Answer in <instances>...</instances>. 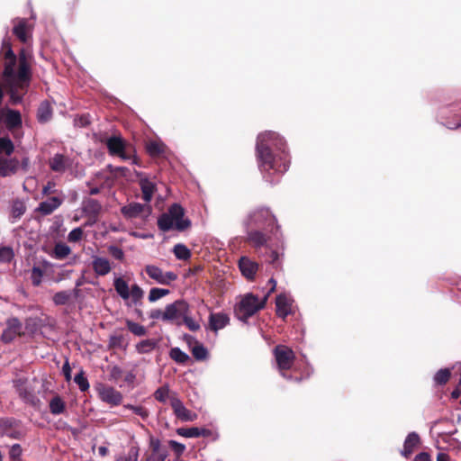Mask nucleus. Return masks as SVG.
<instances>
[{
    "label": "nucleus",
    "instance_id": "nucleus-6",
    "mask_svg": "<svg viewBox=\"0 0 461 461\" xmlns=\"http://www.w3.org/2000/svg\"><path fill=\"white\" fill-rule=\"evenodd\" d=\"M109 155L118 157L122 160H131V164L140 166L134 147L121 136H111L105 141Z\"/></svg>",
    "mask_w": 461,
    "mask_h": 461
},
{
    "label": "nucleus",
    "instance_id": "nucleus-10",
    "mask_svg": "<svg viewBox=\"0 0 461 461\" xmlns=\"http://www.w3.org/2000/svg\"><path fill=\"white\" fill-rule=\"evenodd\" d=\"M273 352L277 367L285 376L284 372L289 370L294 365L295 358L294 352L285 345H277Z\"/></svg>",
    "mask_w": 461,
    "mask_h": 461
},
{
    "label": "nucleus",
    "instance_id": "nucleus-53",
    "mask_svg": "<svg viewBox=\"0 0 461 461\" xmlns=\"http://www.w3.org/2000/svg\"><path fill=\"white\" fill-rule=\"evenodd\" d=\"M84 230L81 227L73 229L68 235V240L69 242H77L82 240Z\"/></svg>",
    "mask_w": 461,
    "mask_h": 461
},
{
    "label": "nucleus",
    "instance_id": "nucleus-47",
    "mask_svg": "<svg viewBox=\"0 0 461 461\" xmlns=\"http://www.w3.org/2000/svg\"><path fill=\"white\" fill-rule=\"evenodd\" d=\"M169 394V387L168 385H164L158 387L154 393V398L159 402L165 403L168 398Z\"/></svg>",
    "mask_w": 461,
    "mask_h": 461
},
{
    "label": "nucleus",
    "instance_id": "nucleus-27",
    "mask_svg": "<svg viewBox=\"0 0 461 461\" xmlns=\"http://www.w3.org/2000/svg\"><path fill=\"white\" fill-rule=\"evenodd\" d=\"M420 438L416 432H411L405 438L402 456L409 458L413 453L414 449L420 445Z\"/></svg>",
    "mask_w": 461,
    "mask_h": 461
},
{
    "label": "nucleus",
    "instance_id": "nucleus-56",
    "mask_svg": "<svg viewBox=\"0 0 461 461\" xmlns=\"http://www.w3.org/2000/svg\"><path fill=\"white\" fill-rule=\"evenodd\" d=\"M183 321L192 331H196L200 329V325L189 316V313L185 315Z\"/></svg>",
    "mask_w": 461,
    "mask_h": 461
},
{
    "label": "nucleus",
    "instance_id": "nucleus-8",
    "mask_svg": "<svg viewBox=\"0 0 461 461\" xmlns=\"http://www.w3.org/2000/svg\"><path fill=\"white\" fill-rule=\"evenodd\" d=\"M0 122L10 131L15 140L23 137L22 114L18 110L4 107L0 110Z\"/></svg>",
    "mask_w": 461,
    "mask_h": 461
},
{
    "label": "nucleus",
    "instance_id": "nucleus-21",
    "mask_svg": "<svg viewBox=\"0 0 461 461\" xmlns=\"http://www.w3.org/2000/svg\"><path fill=\"white\" fill-rule=\"evenodd\" d=\"M13 23L14 24L13 33L20 41L26 43L31 38V32L27 20L24 18H16L13 21Z\"/></svg>",
    "mask_w": 461,
    "mask_h": 461
},
{
    "label": "nucleus",
    "instance_id": "nucleus-4",
    "mask_svg": "<svg viewBox=\"0 0 461 461\" xmlns=\"http://www.w3.org/2000/svg\"><path fill=\"white\" fill-rule=\"evenodd\" d=\"M244 225L246 229L263 230L270 232H274L275 228V235H276L280 228L276 218L267 207H259L249 212L244 220Z\"/></svg>",
    "mask_w": 461,
    "mask_h": 461
},
{
    "label": "nucleus",
    "instance_id": "nucleus-17",
    "mask_svg": "<svg viewBox=\"0 0 461 461\" xmlns=\"http://www.w3.org/2000/svg\"><path fill=\"white\" fill-rule=\"evenodd\" d=\"M14 387L18 393L20 398L27 403L34 404L36 397L32 389L28 385L27 377H18L14 381Z\"/></svg>",
    "mask_w": 461,
    "mask_h": 461
},
{
    "label": "nucleus",
    "instance_id": "nucleus-14",
    "mask_svg": "<svg viewBox=\"0 0 461 461\" xmlns=\"http://www.w3.org/2000/svg\"><path fill=\"white\" fill-rule=\"evenodd\" d=\"M97 393L102 402L112 406L120 405L123 399L121 392L109 385L100 384L97 388Z\"/></svg>",
    "mask_w": 461,
    "mask_h": 461
},
{
    "label": "nucleus",
    "instance_id": "nucleus-1",
    "mask_svg": "<svg viewBox=\"0 0 461 461\" xmlns=\"http://www.w3.org/2000/svg\"><path fill=\"white\" fill-rule=\"evenodd\" d=\"M5 60L3 71L4 85L10 95L12 104H16L22 102L27 93L32 71L24 50L19 53L18 66L17 58L12 50L10 41L5 38L2 41V50Z\"/></svg>",
    "mask_w": 461,
    "mask_h": 461
},
{
    "label": "nucleus",
    "instance_id": "nucleus-48",
    "mask_svg": "<svg viewBox=\"0 0 461 461\" xmlns=\"http://www.w3.org/2000/svg\"><path fill=\"white\" fill-rule=\"evenodd\" d=\"M283 252H279L278 249H271V253L267 262L273 265L276 268L279 267L282 264Z\"/></svg>",
    "mask_w": 461,
    "mask_h": 461
},
{
    "label": "nucleus",
    "instance_id": "nucleus-15",
    "mask_svg": "<svg viewBox=\"0 0 461 461\" xmlns=\"http://www.w3.org/2000/svg\"><path fill=\"white\" fill-rule=\"evenodd\" d=\"M170 405L175 416L178 420L182 421H194L197 419V414L188 410L177 396L170 397Z\"/></svg>",
    "mask_w": 461,
    "mask_h": 461
},
{
    "label": "nucleus",
    "instance_id": "nucleus-42",
    "mask_svg": "<svg viewBox=\"0 0 461 461\" xmlns=\"http://www.w3.org/2000/svg\"><path fill=\"white\" fill-rule=\"evenodd\" d=\"M14 258V252L10 246L0 247V262L1 263H11Z\"/></svg>",
    "mask_w": 461,
    "mask_h": 461
},
{
    "label": "nucleus",
    "instance_id": "nucleus-39",
    "mask_svg": "<svg viewBox=\"0 0 461 461\" xmlns=\"http://www.w3.org/2000/svg\"><path fill=\"white\" fill-rule=\"evenodd\" d=\"M451 372L448 368H442L439 369L434 375V382L438 385H444L446 384L448 380L450 379Z\"/></svg>",
    "mask_w": 461,
    "mask_h": 461
},
{
    "label": "nucleus",
    "instance_id": "nucleus-28",
    "mask_svg": "<svg viewBox=\"0 0 461 461\" xmlns=\"http://www.w3.org/2000/svg\"><path fill=\"white\" fill-rule=\"evenodd\" d=\"M53 109L47 100L41 102L37 110V120L40 123H46L52 118Z\"/></svg>",
    "mask_w": 461,
    "mask_h": 461
},
{
    "label": "nucleus",
    "instance_id": "nucleus-31",
    "mask_svg": "<svg viewBox=\"0 0 461 461\" xmlns=\"http://www.w3.org/2000/svg\"><path fill=\"white\" fill-rule=\"evenodd\" d=\"M71 253L69 246L63 242H58L55 244L50 256L58 260L65 259Z\"/></svg>",
    "mask_w": 461,
    "mask_h": 461
},
{
    "label": "nucleus",
    "instance_id": "nucleus-52",
    "mask_svg": "<svg viewBox=\"0 0 461 461\" xmlns=\"http://www.w3.org/2000/svg\"><path fill=\"white\" fill-rule=\"evenodd\" d=\"M23 454V448L20 444H14L9 450V457L12 461H19Z\"/></svg>",
    "mask_w": 461,
    "mask_h": 461
},
{
    "label": "nucleus",
    "instance_id": "nucleus-49",
    "mask_svg": "<svg viewBox=\"0 0 461 461\" xmlns=\"http://www.w3.org/2000/svg\"><path fill=\"white\" fill-rule=\"evenodd\" d=\"M125 409L131 410L136 415L141 417L142 420H146L149 417V411L141 405H124Z\"/></svg>",
    "mask_w": 461,
    "mask_h": 461
},
{
    "label": "nucleus",
    "instance_id": "nucleus-59",
    "mask_svg": "<svg viewBox=\"0 0 461 461\" xmlns=\"http://www.w3.org/2000/svg\"><path fill=\"white\" fill-rule=\"evenodd\" d=\"M55 185H55V183H54V182H52V181H49V182H48V183L43 186V188H42V194H43L44 195H48V194H50L54 193V192H55V189H54Z\"/></svg>",
    "mask_w": 461,
    "mask_h": 461
},
{
    "label": "nucleus",
    "instance_id": "nucleus-34",
    "mask_svg": "<svg viewBox=\"0 0 461 461\" xmlns=\"http://www.w3.org/2000/svg\"><path fill=\"white\" fill-rule=\"evenodd\" d=\"M169 357L176 363L185 365L190 359V357L179 348H172L169 351Z\"/></svg>",
    "mask_w": 461,
    "mask_h": 461
},
{
    "label": "nucleus",
    "instance_id": "nucleus-35",
    "mask_svg": "<svg viewBox=\"0 0 461 461\" xmlns=\"http://www.w3.org/2000/svg\"><path fill=\"white\" fill-rule=\"evenodd\" d=\"M147 152L151 157H158L165 151V145L162 142L152 140L146 146Z\"/></svg>",
    "mask_w": 461,
    "mask_h": 461
},
{
    "label": "nucleus",
    "instance_id": "nucleus-22",
    "mask_svg": "<svg viewBox=\"0 0 461 461\" xmlns=\"http://www.w3.org/2000/svg\"><path fill=\"white\" fill-rule=\"evenodd\" d=\"M70 166L71 159L63 154L57 153L49 160L50 168L56 173H64Z\"/></svg>",
    "mask_w": 461,
    "mask_h": 461
},
{
    "label": "nucleus",
    "instance_id": "nucleus-41",
    "mask_svg": "<svg viewBox=\"0 0 461 461\" xmlns=\"http://www.w3.org/2000/svg\"><path fill=\"white\" fill-rule=\"evenodd\" d=\"M126 326L128 330L135 336L141 337L147 333V329L143 325H140L131 320H126Z\"/></svg>",
    "mask_w": 461,
    "mask_h": 461
},
{
    "label": "nucleus",
    "instance_id": "nucleus-64",
    "mask_svg": "<svg viewBox=\"0 0 461 461\" xmlns=\"http://www.w3.org/2000/svg\"><path fill=\"white\" fill-rule=\"evenodd\" d=\"M62 372L65 375V378L67 381H69L71 379V368L68 362H66L62 367Z\"/></svg>",
    "mask_w": 461,
    "mask_h": 461
},
{
    "label": "nucleus",
    "instance_id": "nucleus-5",
    "mask_svg": "<svg viewBox=\"0 0 461 461\" xmlns=\"http://www.w3.org/2000/svg\"><path fill=\"white\" fill-rule=\"evenodd\" d=\"M267 298L268 294H266L263 298H259L252 293L244 294L235 307L237 318L242 321H247L258 311L265 308Z\"/></svg>",
    "mask_w": 461,
    "mask_h": 461
},
{
    "label": "nucleus",
    "instance_id": "nucleus-23",
    "mask_svg": "<svg viewBox=\"0 0 461 461\" xmlns=\"http://www.w3.org/2000/svg\"><path fill=\"white\" fill-rule=\"evenodd\" d=\"M276 315L285 320L292 312V300L285 294H279L276 298Z\"/></svg>",
    "mask_w": 461,
    "mask_h": 461
},
{
    "label": "nucleus",
    "instance_id": "nucleus-58",
    "mask_svg": "<svg viewBox=\"0 0 461 461\" xmlns=\"http://www.w3.org/2000/svg\"><path fill=\"white\" fill-rule=\"evenodd\" d=\"M123 341L122 335H113L109 338V346L112 348H121Z\"/></svg>",
    "mask_w": 461,
    "mask_h": 461
},
{
    "label": "nucleus",
    "instance_id": "nucleus-46",
    "mask_svg": "<svg viewBox=\"0 0 461 461\" xmlns=\"http://www.w3.org/2000/svg\"><path fill=\"white\" fill-rule=\"evenodd\" d=\"M74 382L78 385L81 392H86L89 388V383L87 378L85 376L83 371H80L74 377Z\"/></svg>",
    "mask_w": 461,
    "mask_h": 461
},
{
    "label": "nucleus",
    "instance_id": "nucleus-63",
    "mask_svg": "<svg viewBox=\"0 0 461 461\" xmlns=\"http://www.w3.org/2000/svg\"><path fill=\"white\" fill-rule=\"evenodd\" d=\"M160 447H161V444H160L159 439L151 438V440H150V447L152 449V453L162 451L160 449Z\"/></svg>",
    "mask_w": 461,
    "mask_h": 461
},
{
    "label": "nucleus",
    "instance_id": "nucleus-24",
    "mask_svg": "<svg viewBox=\"0 0 461 461\" xmlns=\"http://www.w3.org/2000/svg\"><path fill=\"white\" fill-rule=\"evenodd\" d=\"M62 202L63 200L57 196L50 197L46 201L40 203L37 211L43 215H50L62 204Z\"/></svg>",
    "mask_w": 461,
    "mask_h": 461
},
{
    "label": "nucleus",
    "instance_id": "nucleus-13",
    "mask_svg": "<svg viewBox=\"0 0 461 461\" xmlns=\"http://www.w3.org/2000/svg\"><path fill=\"white\" fill-rule=\"evenodd\" d=\"M246 241L251 247L255 249L257 252L260 251L263 248H268V240L269 237L267 233L269 231H265L263 230H256V229H246Z\"/></svg>",
    "mask_w": 461,
    "mask_h": 461
},
{
    "label": "nucleus",
    "instance_id": "nucleus-18",
    "mask_svg": "<svg viewBox=\"0 0 461 461\" xmlns=\"http://www.w3.org/2000/svg\"><path fill=\"white\" fill-rule=\"evenodd\" d=\"M91 266L95 274L98 276H104L108 275L113 268L112 263L107 258L96 255L92 256Z\"/></svg>",
    "mask_w": 461,
    "mask_h": 461
},
{
    "label": "nucleus",
    "instance_id": "nucleus-12",
    "mask_svg": "<svg viewBox=\"0 0 461 461\" xmlns=\"http://www.w3.org/2000/svg\"><path fill=\"white\" fill-rule=\"evenodd\" d=\"M144 271L149 278L158 285H169L178 278V276L175 272H164L160 267L155 265H146Z\"/></svg>",
    "mask_w": 461,
    "mask_h": 461
},
{
    "label": "nucleus",
    "instance_id": "nucleus-30",
    "mask_svg": "<svg viewBox=\"0 0 461 461\" xmlns=\"http://www.w3.org/2000/svg\"><path fill=\"white\" fill-rule=\"evenodd\" d=\"M42 265H43L44 268H41V267H38V266H33V267L31 270L30 279H31L33 286L37 287L41 284L42 277L44 276V270L47 267H50V263L47 260H44L42 262Z\"/></svg>",
    "mask_w": 461,
    "mask_h": 461
},
{
    "label": "nucleus",
    "instance_id": "nucleus-16",
    "mask_svg": "<svg viewBox=\"0 0 461 461\" xmlns=\"http://www.w3.org/2000/svg\"><path fill=\"white\" fill-rule=\"evenodd\" d=\"M23 324L16 317L6 320V328L1 334V340L5 343L12 342L17 336L21 335Z\"/></svg>",
    "mask_w": 461,
    "mask_h": 461
},
{
    "label": "nucleus",
    "instance_id": "nucleus-43",
    "mask_svg": "<svg viewBox=\"0 0 461 461\" xmlns=\"http://www.w3.org/2000/svg\"><path fill=\"white\" fill-rule=\"evenodd\" d=\"M192 354L194 357L198 360H204L208 357V351L203 344H196L192 348Z\"/></svg>",
    "mask_w": 461,
    "mask_h": 461
},
{
    "label": "nucleus",
    "instance_id": "nucleus-26",
    "mask_svg": "<svg viewBox=\"0 0 461 461\" xmlns=\"http://www.w3.org/2000/svg\"><path fill=\"white\" fill-rule=\"evenodd\" d=\"M83 211L86 215H89L94 218L92 222L86 224L92 225L93 223L95 222L97 216L101 212L102 205L97 200L89 198L84 202Z\"/></svg>",
    "mask_w": 461,
    "mask_h": 461
},
{
    "label": "nucleus",
    "instance_id": "nucleus-36",
    "mask_svg": "<svg viewBox=\"0 0 461 461\" xmlns=\"http://www.w3.org/2000/svg\"><path fill=\"white\" fill-rule=\"evenodd\" d=\"M158 345L155 339H143L136 345V350L140 354H147L151 352Z\"/></svg>",
    "mask_w": 461,
    "mask_h": 461
},
{
    "label": "nucleus",
    "instance_id": "nucleus-9",
    "mask_svg": "<svg viewBox=\"0 0 461 461\" xmlns=\"http://www.w3.org/2000/svg\"><path fill=\"white\" fill-rule=\"evenodd\" d=\"M113 286L116 293L122 299L128 300L129 298H131L134 304L139 303L144 295V291L139 285L134 284L130 289L127 282L122 277L114 278Z\"/></svg>",
    "mask_w": 461,
    "mask_h": 461
},
{
    "label": "nucleus",
    "instance_id": "nucleus-50",
    "mask_svg": "<svg viewBox=\"0 0 461 461\" xmlns=\"http://www.w3.org/2000/svg\"><path fill=\"white\" fill-rule=\"evenodd\" d=\"M176 433L179 436H182L185 438H198V434H199L197 427L179 428L176 429Z\"/></svg>",
    "mask_w": 461,
    "mask_h": 461
},
{
    "label": "nucleus",
    "instance_id": "nucleus-11",
    "mask_svg": "<svg viewBox=\"0 0 461 461\" xmlns=\"http://www.w3.org/2000/svg\"><path fill=\"white\" fill-rule=\"evenodd\" d=\"M190 313L189 304L185 300H176L165 308L164 321L177 322Z\"/></svg>",
    "mask_w": 461,
    "mask_h": 461
},
{
    "label": "nucleus",
    "instance_id": "nucleus-45",
    "mask_svg": "<svg viewBox=\"0 0 461 461\" xmlns=\"http://www.w3.org/2000/svg\"><path fill=\"white\" fill-rule=\"evenodd\" d=\"M71 298V294L68 291H60L54 294L53 303L56 305H65Z\"/></svg>",
    "mask_w": 461,
    "mask_h": 461
},
{
    "label": "nucleus",
    "instance_id": "nucleus-55",
    "mask_svg": "<svg viewBox=\"0 0 461 461\" xmlns=\"http://www.w3.org/2000/svg\"><path fill=\"white\" fill-rule=\"evenodd\" d=\"M168 444H169L171 449L178 456H181L185 450V446L182 443L176 441V440H169Z\"/></svg>",
    "mask_w": 461,
    "mask_h": 461
},
{
    "label": "nucleus",
    "instance_id": "nucleus-20",
    "mask_svg": "<svg viewBox=\"0 0 461 461\" xmlns=\"http://www.w3.org/2000/svg\"><path fill=\"white\" fill-rule=\"evenodd\" d=\"M239 268L244 277L253 280L258 269V264L248 257H241L239 259Z\"/></svg>",
    "mask_w": 461,
    "mask_h": 461
},
{
    "label": "nucleus",
    "instance_id": "nucleus-7",
    "mask_svg": "<svg viewBox=\"0 0 461 461\" xmlns=\"http://www.w3.org/2000/svg\"><path fill=\"white\" fill-rule=\"evenodd\" d=\"M14 150V145L9 137L0 138V154L11 156ZM20 162L16 158H5L0 157V176L6 177L14 175L19 168Z\"/></svg>",
    "mask_w": 461,
    "mask_h": 461
},
{
    "label": "nucleus",
    "instance_id": "nucleus-32",
    "mask_svg": "<svg viewBox=\"0 0 461 461\" xmlns=\"http://www.w3.org/2000/svg\"><path fill=\"white\" fill-rule=\"evenodd\" d=\"M49 407L51 414L59 415L65 411L66 403L59 395H56L50 401Z\"/></svg>",
    "mask_w": 461,
    "mask_h": 461
},
{
    "label": "nucleus",
    "instance_id": "nucleus-40",
    "mask_svg": "<svg viewBox=\"0 0 461 461\" xmlns=\"http://www.w3.org/2000/svg\"><path fill=\"white\" fill-rule=\"evenodd\" d=\"M169 294L170 291L168 289L153 287L149 290L148 299L150 303H154Z\"/></svg>",
    "mask_w": 461,
    "mask_h": 461
},
{
    "label": "nucleus",
    "instance_id": "nucleus-37",
    "mask_svg": "<svg viewBox=\"0 0 461 461\" xmlns=\"http://www.w3.org/2000/svg\"><path fill=\"white\" fill-rule=\"evenodd\" d=\"M173 253L179 260H187L192 256L190 249L182 243H178L174 246Z\"/></svg>",
    "mask_w": 461,
    "mask_h": 461
},
{
    "label": "nucleus",
    "instance_id": "nucleus-19",
    "mask_svg": "<svg viewBox=\"0 0 461 461\" xmlns=\"http://www.w3.org/2000/svg\"><path fill=\"white\" fill-rule=\"evenodd\" d=\"M135 175L140 178L139 185L142 192L143 200L146 203H149L156 191V185L141 172L135 171Z\"/></svg>",
    "mask_w": 461,
    "mask_h": 461
},
{
    "label": "nucleus",
    "instance_id": "nucleus-44",
    "mask_svg": "<svg viewBox=\"0 0 461 461\" xmlns=\"http://www.w3.org/2000/svg\"><path fill=\"white\" fill-rule=\"evenodd\" d=\"M442 423H451L449 420L447 419H441V420H436L434 423H433V426H432V429H437V434L438 437H443V436H451L453 435L456 429H453L451 430H444V429H440L438 428V426Z\"/></svg>",
    "mask_w": 461,
    "mask_h": 461
},
{
    "label": "nucleus",
    "instance_id": "nucleus-3",
    "mask_svg": "<svg viewBox=\"0 0 461 461\" xmlns=\"http://www.w3.org/2000/svg\"><path fill=\"white\" fill-rule=\"evenodd\" d=\"M191 226V221L185 218V209L179 203H173L167 212L162 213L158 219V227L162 231L176 230L184 231Z\"/></svg>",
    "mask_w": 461,
    "mask_h": 461
},
{
    "label": "nucleus",
    "instance_id": "nucleus-33",
    "mask_svg": "<svg viewBox=\"0 0 461 461\" xmlns=\"http://www.w3.org/2000/svg\"><path fill=\"white\" fill-rule=\"evenodd\" d=\"M12 421L9 420H0V435H6L14 438H19L22 436L20 431L12 430Z\"/></svg>",
    "mask_w": 461,
    "mask_h": 461
},
{
    "label": "nucleus",
    "instance_id": "nucleus-61",
    "mask_svg": "<svg viewBox=\"0 0 461 461\" xmlns=\"http://www.w3.org/2000/svg\"><path fill=\"white\" fill-rule=\"evenodd\" d=\"M110 171L113 173H119L122 176H126L129 172V169L125 167H113L112 166H109Z\"/></svg>",
    "mask_w": 461,
    "mask_h": 461
},
{
    "label": "nucleus",
    "instance_id": "nucleus-51",
    "mask_svg": "<svg viewBox=\"0 0 461 461\" xmlns=\"http://www.w3.org/2000/svg\"><path fill=\"white\" fill-rule=\"evenodd\" d=\"M138 459L139 449L131 447L126 455L119 456L115 461H138Z\"/></svg>",
    "mask_w": 461,
    "mask_h": 461
},
{
    "label": "nucleus",
    "instance_id": "nucleus-57",
    "mask_svg": "<svg viewBox=\"0 0 461 461\" xmlns=\"http://www.w3.org/2000/svg\"><path fill=\"white\" fill-rule=\"evenodd\" d=\"M167 457V451L162 450L150 455L147 461H165Z\"/></svg>",
    "mask_w": 461,
    "mask_h": 461
},
{
    "label": "nucleus",
    "instance_id": "nucleus-25",
    "mask_svg": "<svg viewBox=\"0 0 461 461\" xmlns=\"http://www.w3.org/2000/svg\"><path fill=\"white\" fill-rule=\"evenodd\" d=\"M229 322L230 318L228 314L224 312L211 313L209 316V326L213 331H218L219 330L223 329L229 324Z\"/></svg>",
    "mask_w": 461,
    "mask_h": 461
},
{
    "label": "nucleus",
    "instance_id": "nucleus-54",
    "mask_svg": "<svg viewBox=\"0 0 461 461\" xmlns=\"http://www.w3.org/2000/svg\"><path fill=\"white\" fill-rule=\"evenodd\" d=\"M108 251L111 254V256L117 260L122 261L125 258V254H124L123 250L117 246H114V245L110 246L108 248Z\"/></svg>",
    "mask_w": 461,
    "mask_h": 461
},
{
    "label": "nucleus",
    "instance_id": "nucleus-38",
    "mask_svg": "<svg viewBox=\"0 0 461 461\" xmlns=\"http://www.w3.org/2000/svg\"><path fill=\"white\" fill-rule=\"evenodd\" d=\"M26 206L23 202L16 200L13 203L11 207V216L14 220H18L24 214Z\"/></svg>",
    "mask_w": 461,
    "mask_h": 461
},
{
    "label": "nucleus",
    "instance_id": "nucleus-60",
    "mask_svg": "<svg viewBox=\"0 0 461 461\" xmlns=\"http://www.w3.org/2000/svg\"><path fill=\"white\" fill-rule=\"evenodd\" d=\"M164 316H165V310L162 311V310H159V309L151 311V312L149 314V317L151 319H155V320H159L160 319V320L164 321Z\"/></svg>",
    "mask_w": 461,
    "mask_h": 461
},
{
    "label": "nucleus",
    "instance_id": "nucleus-62",
    "mask_svg": "<svg viewBox=\"0 0 461 461\" xmlns=\"http://www.w3.org/2000/svg\"><path fill=\"white\" fill-rule=\"evenodd\" d=\"M430 455L427 452L419 453L413 459V461H430Z\"/></svg>",
    "mask_w": 461,
    "mask_h": 461
},
{
    "label": "nucleus",
    "instance_id": "nucleus-2",
    "mask_svg": "<svg viewBox=\"0 0 461 461\" xmlns=\"http://www.w3.org/2000/svg\"><path fill=\"white\" fill-rule=\"evenodd\" d=\"M256 149L261 171L270 175V171L284 174L288 170L290 158L286 151V142L276 132L267 131L259 134Z\"/></svg>",
    "mask_w": 461,
    "mask_h": 461
},
{
    "label": "nucleus",
    "instance_id": "nucleus-29",
    "mask_svg": "<svg viewBox=\"0 0 461 461\" xmlns=\"http://www.w3.org/2000/svg\"><path fill=\"white\" fill-rule=\"evenodd\" d=\"M145 205L140 203H131L128 205L122 207L121 212L127 219H133L139 217L144 211Z\"/></svg>",
    "mask_w": 461,
    "mask_h": 461
}]
</instances>
